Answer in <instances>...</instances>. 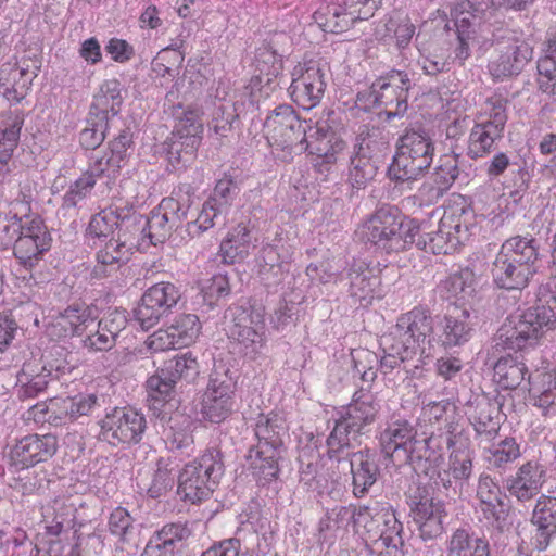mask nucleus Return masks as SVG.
Instances as JSON below:
<instances>
[{
	"label": "nucleus",
	"mask_w": 556,
	"mask_h": 556,
	"mask_svg": "<svg viewBox=\"0 0 556 556\" xmlns=\"http://www.w3.org/2000/svg\"><path fill=\"white\" fill-rule=\"evenodd\" d=\"M494 380L506 390L518 388L528 375L529 393L534 405L544 414L556 407V378L552 372L528 374V367L519 356L506 355L497 359L493 367Z\"/></svg>",
	"instance_id": "6e6552de"
},
{
	"label": "nucleus",
	"mask_w": 556,
	"mask_h": 556,
	"mask_svg": "<svg viewBox=\"0 0 556 556\" xmlns=\"http://www.w3.org/2000/svg\"><path fill=\"white\" fill-rule=\"evenodd\" d=\"M55 403L60 404V410L65 417V422L90 414L99 405L96 394H78L74 397L60 399Z\"/></svg>",
	"instance_id": "680f3d73"
},
{
	"label": "nucleus",
	"mask_w": 556,
	"mask_h": 556,
	"mask_svg": "<svg viewBox=\"0 0 556 556\" xmlns=\"http://www.w3.org/2000/svg\"><path fill=\"white\" fill-rule=\"evenodd\" d=\"M541 314L528 308L507 317L493 337L494 346L515 351L534 346L539 339L549 331L546 326L552 315L545 312Z\"/></svg>",
	"instance_id": "ddd939ff"
},
{
	"label": "nucleus",
	"mask_w": 556,
	"mask_h": 556,
	"mask_svg": "<svg viewBox=\"0 0 556 556\" xmlns=\"http://www.w3.org/2000/svg\"><path fill=\"white\" fill-rule=\"evenodd\" d=\"M147 219L148 226H146V232L149 247H155L159 243H163L170 237L172 231L175 230L157 206L151 211L150 216H147Z\"/></svg>",
	"instance_id": "338daca9"
},
{
	"label": "nucleus",
	"mask_w": 556,
	"mask_h": 556,
	"mask_svg": "<svg viewBox=\"0 0 556 556\" xmlns=\"http://www.w3.org/2000/svg\"><path fill=\"white\" fill-rule=\"evenodd\" d=\"M175 386L176 383L163 375L161 368L147 380V403L155 416H161L163 408L173 399Z\"/></svg>",
	"instance_id": "603ef678"
},
{
	"label": "nucleus",
	"mask_w": 556,
	"mask_h": 556,
	"mask_svg": "<svg viewBox=\"0 0 556 556\" xmlns=\"http://www.w3.org/2000/svg\"><path fill=\"white\" fill-rule=\"evenodd\" d=\"M378 172V161L370 155L369 146L364 141L354 146L350 156L349 181L353 188L362 189Z\"/></svg>",
	"instance_id": "c03bdc74"
},
{
	"label": "nucleus",
	"mask_w": 556,
	"mask_h": 556,
	"mask_svg": "<svg viewBox=\"0 0 556 556\" xmlns=\"http://www.w3.org/2000/svg\"><path fill=\"white\" fill-rule=\"evenodd\" d=\"M161 370L163 375L168 377L170 382L177 383L179 380L191 381L199 375V363L192 353L186 352L164 362Z\"/></svg>",
	"instance_id": "4d7b16f0"
},
{
	"label": "nucleus",
	"mask_w": 556,
	"mask_h": 556,
	"mask_svg": "<svg viewBox=\"0 0 556 556\" xmlns=\"http://www.w3.org/2000/svg\"><path fill=\"white\" fill-rule=\"evenodd\" d=\"M254 64L256 78L266 85H270L283 70L282 55L270 42H264L256 49Z\"/></svg>",
	"instance_id": "3c124183"
},
{
	"label": "nucleus",
	"mask_w": 556,
	"mask_h": 556,
	"mask_svg": "<svg viewBox=\"0 0 556 556\" xmlns=\"http://www.w3.org/2000/svg\"><path fill=\"white\" fill-rule=\"evenodd\" d=\"M175 125L167 147V159L173 166L186 165L194 159L201 143L203 125L197 109L178 104L172 112Z\"/></svg>",
	"instance_id": "2eb2a0df"
},
{
	"label": "nucleus",
	"mask_w": 556,
	"mask_h": 556,
	"mask_svg": "<svg viewBox=\"0 0 556 556\" xmlns=\"http://www.w3.org/2000/svg\"><path fill=\"white\" fill-rule=\"evenodd\" d=\"M29 203L30 201L24 194L23 199H16L13 202L15 207L22 205L25 211V225L13 248L15 258L25 268L35 267L43 254L51 249L52 243L51 235L42 218L38 215L31 218L27 216V212L30 211Z\"/></svg>",
	"instance_id": "a211bd4d"
},
{
	"label": "nucleus",
	"mask_w": 556,
	"mask_h": 556,
	"mask_svg": "<svg viewBox=\"0 0 556 556\" xmlns=\"http://www.w3.org/2000/svg\"><path fill=\"white\" fill-rule=\"evenodd\" d=\"M114 127L105 121L98 119L97 116L88 114L87 127L79 134V142L86 150H96L104 141L106 134Z\"/></svg>",
	"instance_id": "69168bd1"
},
{
	"label": "nucleus",
	"mask_w": 556,
	"mask_h": 556,
	"mask_svg": "<svg viewBox=\"0 0 556 556\" xmlns=\"http://www.w3.org/2000/svg\"><path fill=\"white\" fill-rule=\"evenodd\" d=\"M119 199L92 215L86 228L85 237L91 248H97L103 240L115 235Z\"/></svg>",
	"instance_id": "49530a36"
},
{
	"label": "nucleus",
	"mask_w": 556,
	"mask_h": 556,
	"mask_svg": "<svg viewBox=\"0 0 556 556\" xmlns=\"http://www.w3.org/2000/svg\"><path fill=\"white\" fill-rule=\"evenodd\" d=\"M507 103L502 96L494 94L485 101V113L489 118L477 123L470 130L467 154L477 160L491 153L493 144L503 138L507 123Z\"/></svg>",
	"instance_id": "6ab92c4d"
},
{
	"label": "nucleus",
	"mask_w": 556,
	"mask_h": 556,
	"mask_svg": "<svg viewBox=\"0 0 556 556\" xmlns=\"http://www.w3.org/2000/svg\"><path fill=\"white\" fill-rule=\"evenodd\" d=\"M236 382L224 365L215 366L202 397L201 414L204 420L220 424L233 412Z\"/></svg>",
	"instance_id": "412c9836"
},
{
	"label": "nucleus",
	"mask_w": 556,
	"mask_h": 556,
	"mask_svg": "<svg viewBox=\"0 0 556 556\" xmlns=\"http://www.w3.org/2000/svg\"><path fill=\"white\" fill-rule=\"evenodd\" d=\"M303 152L315 155L314 166L319 173L328 172L345 149V141L339 138L326 123L311 124Z\"/></svg>",
	"instance_id": "bb28decb"
},
{
	"label": "nucleus",
	"mask_w": 556,
	"mask_h": 556,
	"mask_svg": "<svg viewBox=\"0 0 556 556\" xmlns=\"http://www.w3.org/2000/svg\"><path fill=\"white\" fill-rule=\"evenodd\" d=\"M59 448L56 435L29 434L18 440L11 448L10 467L20 471L52 458Z\"/></svg>",
	"instance_id": "a878e982"
},
{
	"label": "nucleus",
	"mask_w": 556,
	"mask_h": 556,
	"mask_svg": "<svg viewBox=\"0 0 556 556\" xmlns=\"http://www.w3.org/2000/svg\"><path fill=\"white\" fill-rule=\"evenodd\" d=\"M406 315H419L427 325L428 330L421 331L419 342L425 346V352L429 351V358L433 357L440 349H452L462 346L470 339L472 328L466 321L469 316L468 311L464 309L460 317L444 316L437 323L433 321L430 313L422 307H415L405 313Z\"/></svg>",
	"instance_id": "f8f14e48"
},
{
	"label": "nucleus",
	"mask_w": 556,
	"mask_h": 556,
	"mask_svg": "<svg viewBox=\"0 0 556 556\" xmlns=\"http://www.w3.org/2000/svg\"><path fill=\"white\" fill-rule=\"evenodd\" d=\"M413 84L407 72L392 70L377 78L370 90L358 92L357 101L383 108L387 121L403 117L408 109Z\"/></svg>",
	"instance_id": "9b49d317"
},
{
	"label": "nucleus",
	"mask_w": 556,
	"mask_h": 556,
	"mask_svg": "<svg viewBox=\"0 0 556 556\" xmlns=\"http://www.w3.org/2000/svg\"><path fill=\"white\" fill-rule=\"evenodd\" d=\"M224 473L222 451L210 447L180 470L177 477V494L184 502L200 503L212 495Z\"/></svg>",
	"instance_id": "1a4fd4ad"
},
{
	"label": "nucleus",
	"mask_w": 556,
	"mask_h": 556,
	"mask_svg": "<svg viewBox=\"0 0 556 556\" xmlns=\"http://www.w3.org/2000/svg\"><path fill=\"white\" fill-rule=\"evenodd\" d=\"M22 62L21 66L4 63L0 67V96L11 103H20L28 93L38 76L41 62L37 58Z\"/></svg>",
	"instance_id": "c756f323"
},
{
	"label": "nucleus",
	"mask_w": 556,
	"mask_h": 556,
	"mask_svg": "<svg viewBox=\"0 0 556 556\" xmlns=\"http://www.w3.org/2000/svg\"><path fill=\"white\" fill-rule=\"evenodd\" d=\"M496 51L497 56L488 64L489 73L495 80L519 75L533 55L530 45L518 39L497 42Z\"/></svg>",
	"instance_id": "c85d7f7f"
},
{
	"label": "nucleus",
	"mask_w": 556,
	"mask_h": 556,
	"mask_svg": "<svg viewBox=\"0 0 556 556\" xmlns=\"http://www.w3.org/2000/svg\"><path fill=\"white\" fill-rule=\"evenodd\" d=\"M425 321L419 315L402 314L393 330L382 337L381 345L386 355L379 359L378 364L383 375L419 355L420 364L415 365L413 369H408L406 366L403 369L413 378L421 377V366L425 364V359L429 358V351L425 352V346L419 342L420 334H424L421 331L428 330Z\"/></svg>",
	"instance_id": "7ed1b4c3"
},
{
	"label": "nucleus",
	"mask_w": 556,
	"mask_h": 556,
	"mask_svg": "<svg viewBox=\"0 0 556 556\" xmlns=\"http://www.w3.org/2000/svg\"><path fill=\"white\" fill-rule=\"evenodd\" d=\"M419 224L406 217L397 206L383 204L366 220L362 238L386 254L407 250L416 241Z\"/></svg>",
	"instance_id": "20e7f679"
},
{
	"label": "nucleus",
	"mask_w": 556,
	"mask_h": 556,
	"mask_svg": "<svg viewBox=\"0 0 556 556\" xmlns=\"http://www.w3.org/2000/svg\"><path fill=\"white\" fill-rule=\"evenodd\" d=\"M299 475L301 486L308 492L323 494L328 488L327 475L317 458L305 462L303 456H301Z\"/></svg>",
	"instance_id": "13d9d810"
},
{
	"label": "nucleus",
	"mask_w": 556,
	"mask_h": 556,
	"mask_svg": "<svg viewBox=\"0 0 556 556\" xmlns=\"http://www.w3.org/2000/svg\"><path fill=\"white\" fill-rule=\"evenodd\" d=\"M238 113L235 104L216 105L208 123L210 131H213L217 139L227 138L233 129V123L238 119Z\"/></svg>",
	"instance_id": "e2e57ef3"
},
{
	"label": "nucleus",
	"mask_w": 556,
	"mask_h": 556,
	"mask_svg": "<svg viewBox=\"0 0 556 556\" xmlns=\"http://www.w3.org/2000/svg\"><path fill=\"white\" fill-rule=\"evenodd\" d=\"M490 0H460L454 9V23L458 40L470 38L475 20L489 8Z\"/></svg>",
	"instance_id": "864d4df0"
},
{
	"label": "nucleus",
	"mask_w": 556,
	"mask_h": 556,
	"mask_svg": "<svg viewBox=\"0 0 556 556\" xmlns=\"http://www.w3.org/2000/svg\"><path fill=\"white\" fill-rule=\"evenodd\" d=\"M535 274L536 269H528L515 260L503 255L501 251L496 254L490 268L494 287L507 291L523 290Z\"/></svg>",
	"instance_id": "e433bc0d"
},
{
	"label": "nucleus",
	"mask_w": 556,
	"mask_h": 556,
	"mask_svg": "<svg viewBox=\"0 0 556 556\" xmlns=\"http://www.w3.org/2000/svg\"><path fill=\"white\" fill-rule=\"evenodd\" d=\"M122 166L123 165L109 153L102 155L98 153L90 157L89 166L83 175L94 180V184L102 177H106L111 180L116 177Z\"/></svg>",
	"instance_id": "0e129e2a"
},
{
	"label": "nucleus",
	"mask_w": 556,
	"mask_h": 556,
	"mask_svg": "<svg viewBox=\"0 0 556 556\" xmlns=\"http://www.w3.org/2000/svg\"><path fill=\"white\" fill-rule=\"evenodd\" d=\"M253 432L255 443L249 446L245 459L253 478L258 484L266 485L279 478L288 425L280 413L260 414L253 424Z\"/></svg>",
	"instance_id": "f257e3e1"
},
{
	"label": "nucleus",
	"mask_w": 556,
	"mask_h": 556,
	"mask_svg": "<svg viewBox=\"0 0 556 556\" xmlns=\"http://www.w3.org/2000/svg\"><path fill=\"white\" fill-rule=\"evenodd\" d=\"M170 336L176 339L178 348L188 346L195 341L201 330V323L194 314H180L169 326Z\"/></svg>",
	"instance_id": "052dcab7"
},
{
	"label": "nucleus",
	"mask_w": 556,
	"mask_h": 556,
	"mask_svg": "<svg viewBox=\"0 0 556 556\" xmlns=\"http://www.w3.org/2000/svg\"><path fill=\"white\" fill-rule=\"evenodd\" d=\"M191 533L186 522L166 523L150 538L141 556H175Z\"/></svg>",
	"instance_id": "ea45409f"
},
{
	"label": "nucleus",
	"mask_w": 556,
	"mask_h": 556,
	"mask_svg": "<svg viewBox=\"0 0 556 556\" xmlns=\"http://www.w3.org/2000/svg\"><path fill=\"white\" fill-rule=\"evenodd\" d=\"M100 439L111 445L138 444L147 429L144 416L131 408L115 407L99 421Z\"/></svg>",
	"instance_id": "b1692460"
},
{
	"label": "nucleus",
	"mask_w": 556,
	"mask_h": 556,
	"mask_svg": "<svg viewBox=\"0 0 556 556\" xmlns=\"http://www.w3.org/2000/svg\"><path fill=\"white\" fill-rule=\"evenodd\" d=\"M382 0H330L314 12V22L326 33L341 34L374 16Z\"/></svg>",
	"instance_id": "4468645a"
},
{
	"label": "nucleus",
	"mask_w": 556,
	"mask_h": 556,
	"mask_svg": "<svg viewBox=\"0 0 556 556\" xmlns=\"http://www.w3.org/2000/svg\"><path fill=\"white\" fill-rule=\"evenodd\" d=\"M338 279L345 282L349 296L359 306H366L371 302L375 289L380 283V278L364 261H353Z\"/></svg>",
	"instance_id": "f704fd0d"
},
{
	"label": "nucleus",
	"mask_w": 556,
	"mask_h": 556,
	"mask_svg": "<svg viewBox=\"0 0 556 556\" xmlns=\"http://www.w3.org/2000/svg\"><path fill=\"white\" fill-rule=\"evenodd\" d=\"M520 456V443L514 437H505L484 450L485 460L491 468L496 470H505Z\"/></svg>",
	"instance_id": "5fc2aeb1"
},
{
	"label": "nucleus",
	"mask_w": 556,
	"mask_h": 556,
	"mask_svg": "<svg viewBox=\"0 0 556 556\" xmlns=\"http://www.w3.org/2000/svg\"><path fill=\"white\" fill-rule=\"evenodd\" d=\"M407 504L424 541L437 539L444 532L443 521L447 516L445 504L433 496L431 486L417 484L410 489Z\"/></svg>",
	"instance_id": "aec40b11"
},
{
	"label": "nucleus",
	"mask_w": 556,
	"mask_h": 556,
	"mask_svg": "<svg viewBox=\"0 0 556 556\" xmlns=\"http://www.w3.org/2000/svg\"><path fill=\"white\" fill-rule=\"evenodd\" d=\"M239 192L240 188L231 176L225 175L217 180L213 191L202 204L201 211L197 214V218L187 222V235L190 238H195L217 225H225Z\"/></svg>",
	"instance_id": "dca6fc26"
},
{
	"label": "nucleus",
	"mask_w": 556,
	"mask_h": 556,
	"mask_svg": "<svg viewBox=\"0 0 556 556\" xmlns=\"http://www.w3.org/2000/svg\"><path fill=\"white\" fill-rule=\"evenodd\" d=\"M24 125V116L21 112H10L0 124V166L11 167L10 162L16 149L21 130Z\"/></svg>",
	"instance_id": "de8ad7c7"
},
{
	"label": "nucleus",
	"mask_w": 556,
	"mask_h": 556,
	"mask_svg": "<svg viewBox=\"0 0 556 556\" xmlns=\"http://www.w3.org/2000/svg\"><path fill=\"white\" fill-rule=\"evenodd\" d=\"M287 261L280 255L277 245L267 244L262 248L258 256L260 274L264 280H269L268 275L276 278L273 283H279L287 271Z\"/></svg>",
	"instance_id": "bf43d9fd"
},
{
	"label": "nucleus",
	"mask_w": 556,
	"mask_h": 556,
	"mask_svg": "<svg viewBox=\"0 0 556 556\" xmlns=\"http://www.w3.org/2000/svg\"><path fill=\"white\" fill-rule=\"evenodd\" d=\"M434 142L422 127L405 128L395 143V153L388 168L396 185L413 182L428 173L434 157Z\"/></svg>",
	"instance_id": "423d86ee"
},
{
	"label": "nucleus",
	"mask_w": 556,
	"mask_h": 556,
	"mask_svg": "<svg viewBox=\"0 0 556 556\" xmlns=\"http://www.w3.org/2000/svg\"><path fill=\"white\" fill-rule=\"evenodd\" d=\"M500 251L503 255L515 260L528 269L538 270L539 268L538 262L540 260V243L530 235H518L506 239L502 243Z\"/></svg>",
	"instance_id": "a18cd8bd"
},
{
	"label": "nucleus",
	"mask_w": 556,
	"mask_h": 556,
	"mask_svg": "<svg viewBox=\"0 0 556 556\" xmlns=\"http://www.w3.org/2000/svg\"><path fill=\"white\" fill-rule=\"evenodd\" d=\"M181 293L170 282H159L150 287L134 309V317L143 330L154 327L160 319L174 308Z\"/></svg>",
	"instance_id": "393cba45"
},
{
	"label": "nucleus",
	"mask_w": 556,
	"mask_h": 556,
	"mask_svg": "<svg viewBox=\"0 0 556 556\" xmlns=\"http://www.w3.org/2000/svg\"><path fill=\"white\" fill-rule=\"evenodd\" d=\"M430 441V438L419 439L416 427L404 418L387 422L378 434L383 457L394 466H409L414 472L428 473Z\"/></svg>",
	"instance_id": "39448f33"
},
{
	"label": "nucleus",
	"mask_w": 556,
	"mask_h": 556,
	"mask_svg": "<svg viewBox=\"0 0 556 556\" xmlns=\"http://www.w3.org/2000/svg\"><path fill=\"white\" fill-rule=\"evenodd\" d=\"M446 446L450 451L447 469L438 473L435 483L444 490L457 489L460 491L469 485V480L473 472L475 451L471 447L469 435L464 431H457L456 428L450 430L446 439Z\"/></svg>",
	"instance_id": "f3484780"
},
{
	"label": "nucleus",
	"mask_w": 556,
	"mask_h": 556,
	"mask_svg": "<svg viewBox=\"0 0 556 556\" xmlns=\"http://www.w3.org/2000/svg\"><path fill=\"white\" fill-rule=\"evenodd\" d=\"M80 505L73 496H58L49 502L42 513L46 535L61 536L75 529Z\"/></svg>",
	"instance_id": "c9c22d12"
},
{
	"label": "nucleus",
	"mask_w": 556,
	"mask_h": 556,
	"mask_svg": "<svg viewBox=\"0 0 556 556\" xmlns=\"http://www.w3.org/2000/svg\"><path fill=\"white\" fill-rule=\"evenodd\" d=\"M462 212L458 215L445 212L434 231L420 233L419 228L414 244L420 250L438 255L454 252L470 237L469 226L462 220L465 212L464 210Z\"/></svg>",
	"instance_id": "5701e85b"
},
{
	"label": "nucleus",
	"mask_w": 556,
	"mask_h": 556,
	"mask_svg": "<svg viewBox=\"0 0 556 556\" xmlns=\"http://www.w3.org/2000/svg\"><path fill=\"white\" fill-rule=\"evenodd\" d=\"M177 477L174 462L170 458H160L151 483L147 489L148 496L153 500L167 496L174 489Z\"/></svg>",
	"instance_id": "6e6d98bb"
},
{
	"label": "nucleus",
	"mask_w": 556,
	"mask_h": 556,
	"mask_svg": "<svg viewBox=\"0 0 556 556\" xmlns=\"http://www.w3.org/2000/svg\"><path fill=\"white\" fill-rule=\"evenodd\" d=\"M530 309H535L540 314L545 312L552 315L546 328L548 330L556 328V285L554 282L540 285L536 292V304Z\"/></svg>",
	"instance_id": "774afa93"
},
{
	"label": "nucleus",
	"mask_w": 556,
	"mask_h": 556,
	"mask_svg": "<svg viewBox=\"0 0 556 556\" xmlns=\"http://www.w3.org/2000/svg\"><path fill=\"white\" fill-rule=\"evenodd\" d=\"M291 76L288 91L292 101L307 111L317 106L327 86L325 66L315 60L299 62Z\"/></svg>",
	"instance_id": "4be33fe9"
},
{
	"label": "nucleus",
	"mask_w": 556,
	"mask_h": 556,
	"mask_svg": "<svg viewBox=\"0 0 556 556\" xmlns=\"http://www.w3.org/2000/svg\"><path fill=\"white\" fill-rule=\"evenodd\" d=\"M71 366L65 361L55 359L45 363L39 370L34 365L24 364L17 375L16 396L24 401L37 397L47 388L50 381L71 372Z\"/></svg>",
	"instance_id": "cd10ccee"
},
{
	"label": "nucleus",
	"mask_w": 556,
	"mask_h": 556,
	"mask_svg": "<svg viewBox=\"0 0 556 556\" xmlns=\"http://www.w3.org/2000/svg\"><path fill=\"white\" fill-rule=\"evenodd\" d=\"M546 480V470L538 460H528L516 472L506 479V488L510 495L520 502L536 496Z\"/></svg>",
	"instance_id": "4c0bfd02"
},
{
	"label": "nucleus",
	"mask_w": 556,
	"mask_h": 556,
	"mask_svg": "<svg viewBox=\"0 0 556 556\" xmlns=\"http://www.w3.org/2000/svg\"><path fill=\"white\" fill-rule=\"evenodd\" d=\"M311 124V121L300 118L296 124L292 123L289 127L281 129V132L273 134L267 138L268 142L273 148L287 150L289 153H302L304 141H307Z\"/></svg>",
	"instance_id": "09e8293b"
},
{
	"label": "nucleus",
	"mask_w": 556,
	"mask_h": 556,
	"mask_svg": "<svg viewBox=\"0 0 556 556\" xmlns=\"http://www.w3.org/2000/svg\"><path fill=\"white\" fill-rule=\"evenodd\" d=\"M227 336L238 353L250 359L262 354L266 342L265 312L249 302L232 304L225 312Z\"/></svg>",
	"instance_id": "9d476101"
},
{
	"label": "nucleus",
	"mask_w": 556,
	"mask_h": 556,
	"mask_svg": "<svg viewBox=\"0 0 556 556\" xmlns=\"http://www.w3.org/2000/svg\"><path fill=\"white\" fill-rule=\"evenodd\" d=\"M380 409V403L372 392L363 388L357 390L352 401L337 413L338 418L326 440L329 459L341 462L345 452L353 447L352 442L377 420Z\"/></svg>",
	"instance_id": "f03ea898"
},
{
	"label": "nucleus",
	"mask_w": 556,
	"mask_h": 556,
	"mask_svg": "<svg viewBox=\"0 0 556 556\" xmlns=\"http://www.w3.org/2000/svg\"><path fill=\"white\" fill-rule=\"evenodd\" d=\"M146 226H148L147 216L136 211L134 203L129 200L119 199L115 235L128 249L135 252L149 248Z\"/></svg>",
	"instance_id": "72a5a7b5"
},
{
	"label": "nucleus",
	"mask_w": 556,
	"mask_h": 556,
	"mask_svg": "<svg viewBox=\"0 0 556 556\" xmlns=\"http://www.w3.org/2000/svg\"><path fill=\"white\" fill-rule=\"evenodd\" d=\"M477 508L483 517L502 528L508 517L509 506L505 502L506 495L494 478L489 473H481L476 488Z\"/></svg>",
	"instance_id": "2f4dec72"
},
{
	"label": "nucleus",
	"mask_w": 556,
	"mask_h": 556,
	"mask_svg": "<svg viewBox=\"0 0 556 556\" xmlns=\"http://www.w3.org/2000/svg\"><path fill=\"white\" fill-rule=\"evenodd\" d=\"M446 556H490L489 541L470 528H458L446 541Z\"/></svg>",
	"instance_id": "37998d69"
},
{
	"label": "nucleus",
	"mask_w": 556,
	"mask_h": 556,
	"mask_svg": "<svg viewBox=\"0 0 556 556\" xmlns=\"http://www.w3.org/2000/svg\"><path fill=\"white\" fill-rule=\"evenodd\" d=\"M361 516L358 526L364 528V541L369 555L405 556L403 525L390 504L377 502L372 506L363 505Z\"/></svg>",
	"instance_id": "0eeeda50"
},
{
	"label": "nucleus",
	"mask_w": 556,
	"mask_h": 556,
	"mask_svg": "<svg viewBox=\"0 0 556 556\" xmlns=\"http://www.w3.org/2000/svg\"><path fill=\"white\" fill-rule=\"evenodd\" d=\"M531 522L534 530L530 543L538 551H545L556 539V497L542 495L533 509Z\"/></svg>",
	"instance_id": "58836bf2"
},
{
	"label": "nucleus",
	"mask_w": 556,
	"mask_h": 556,
	"mask_svg": "<svg viewBox=\"0 0 556 556\" xmlns=\"http://www.w3.org/2000/svg\"><path fill=\"white\" fill-rule=\"evenodd\" d=\"M434 291L441 300L465 301L476 292L475 273L468 267L462 268L441 280Z\"/></svg>",
	"instance_id": "79ce46f5"
},
{
	"label": "nucleus",
	"mask_w": 556,
	"mask_h": 556,
	"mask_svg": "<svg viewBox=\"0 0 556 556\" xmlns=\"http://www.w3.org/2000/svg\"><path fill=\"white\" fill-rule=\"evenodd\" d=\"M97 248V264L90 273L93 279H103L112 276L125 265L134 254V251L128 249L125 242L116 235L103 240Z\"/></svg>",
	"instance_id": "a19ab883"
},
{
	"label": "nucleus",
	"mask_w": 556,
	"mask_h": 556,
	"mask_svg": "<svg viewBox=\"0 0 556 556\" xmlns=\"http://www.w3.org/2000/svg\"><path fill=\"white\" fill-rule=\"evenodd\" d=\"M350 459L352 492L357 498L364 497L381 476L380 455L377 451L365 447L357 452L348 450L341 459Z\"/></svg>",
	"instance_id": "7c9ffc66"
},
{
	"label": "nucleus",
	"mask_w": 556,
	"mask_h": 556,
	"mask_svg": "<svg viewBox=\"0 0 556 556\" xmlns=\"http://www.w3.org/2000/svg\"><path fill=\"white\" fill-rule=\"evenodd\" d=\"M500 412V404L485 394H477L466 404V415L476 435L488 441L501 429Z\"/></svg>",
	"instance_id": "473e14b6"
},
{
	"label": "nucleus",
	"mask_w": 556,
	"mask_h": 556,
	"mask_svg": "<svg viewBox=\"0 0 556 556\" xmlns=\"http://www.w3.org/2000/svg\"><path fill=\"white\" fill-rule=\"evenodd\" d=\"M250 243V229L243 224L237 225L220 243L219 255L222 262L235 264L238 261H242L249 253Z\"/></svg>",
	"instance_id": "8fccbe9b"
}]
</instances>
